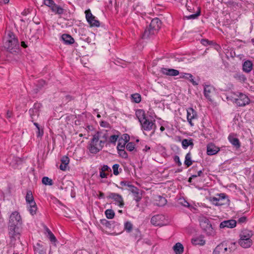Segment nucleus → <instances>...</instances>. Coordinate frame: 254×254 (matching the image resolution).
I'll use <instances>...</instances> for the list:
<instances>
[{
	"mask_svg": "<svg viewBox=\"0 0 254 254\" xmlns=\"http://www.w3.org/2000/svg\"><path fill=\"white\" fill-rule=\"evenodd\" d=\"M113 221H109L107 220L106 219H102L101 220V223L105 225L106 227L110 228L111 227L112 223Z\"/></svg>",
	"mask_w": 254,
	"mask_h": 254,
	"instance_id": "nucleus-45",
	"label": "nucleus"
},
{
	"mask_svg": "<svg viewBox=\"0 0 254 254\" xmlns=\"http://www.w3.org/2000/svg\"><path fill=\"white\" fill-rule=\"evenodd\" d=\"M85 13L86 20L91 26L99 27L100 26L99 21L92 15L90 10H86Z\"/></svg>",
	"mask_w": 254,
	"mask_h": 254,
	"instance_id": "nucleus-10",
	"label": "nucleus"
},
{
	"mask_svg": "<svg viewBox=\"0 0 254 254\" xmlns=\"http://www.w3.org/2000/svg\"><path fill=\"white\" fill-rule=\"evenodd\" d=\"M161 21L158 18L153 19L149 26L151 27L154 31L158 32L161 27Z\"/></svg>",
	"mask_w": 254,
	"mask_h": 254,
	"instance_id": "nucleus-18",
	"label": "nucleus"
},
{
	"mask_svg": "<svg viewBox=\"0 0 254 254\" xmlns=\"http://www.w3.org/2000/svg\"><path fill=\"white\" fill-rule=\"evenodd\" d=\"M129 190L133 193L137 195L138 194V190L137 188L132 185H131V187H130ZM136 197L135 198V200L136 201H139L141 199L140 197H138L137 196H135Z\"/></svg>",
	"mask_w": 254,
	"mask_h": 254,
	"instance_id": "nucleus-37",
	"label": "nucleus"
},
{
	"mask_svg": "<svg viewBox=\"0 0 254 254\" xmlns=\"http://www.w3.org/2000/svg\"><path fill=\"white\" fill-rule=\"evenodd\" d=\"M253 64L250 61H247L244 62L243 65V70L247 73L250 72L252 70Z\"/></svg>",
	"mask_w": 254,
	"mask_h": 254,
	"instance_id": "nucleus-27",
	"label": "nucleus"
},
{
	"mask_svg": "<svg viewBox=\"0 0 254 254\" xmlns=\"http://www.w3.org/2000/svg\"><path fill=\"white\" fill-rule=\"evenodd\" d=\"M105 214L108 219H113L115 216V213L112 209H107L105 211Z\"/></svg>",
	"mask_w": 254,
	"mask_h": 254,
	"instance_id": "nucleus-39",
	"label": "nucleus"
},
{
	"mask_svg": "<svg viewBox=\"0 0 254 254\" xmlns=\"http://www.w3.org/2000/svg\"><path fill=\"white\" fill-rule=\"evenodd\" d=\"M212 201L213 203L216 205H222L223 204V203L221 202L220 198L214 197L212 198Z\"/></svg>",
	"mask_w": 254,
	"mask_h": 254,
	"instance_id": "nucleus-46",
	"label": "nucleus"
},
{
	"mask_svg": "<svg viewBox=\"0 0 254 254\" xmlns=\"http://www.w3.org/2000/svg\"><path fill=\"white\" fill-rule=\"evenodd\" d=\"M37 130L36 131L37 136L41 138L44 134L43 128L40 127L39 124L36 122L33 123Z\"/></svg>",
	"mask_w": 254,
	"mask_h": 254,
	"instance_id": "nucleus-33",
	"label": "nucleus"
},
{
	"mask_svg": "<svg viewBox=\"0 0 254 254\" xmlns=\"http://www.w3.org/2000/svg\"><path fill=\"white\" fill-rule=\"evenodd\" d=\"M101 171H102V172L111 171V170L108 166L104 165L102 167Z\"/></svg>",
	"mask_w": 254,
	"mask_h": 254,
	"instance_id": "nucleus-58",
	"label": "nucleus"
},
{
	"mask_svg": "<svg viewBox=\"0 0 254 254\" xmlns=\"http://www.w3.org/2000/svg\"><path fill=\"white\" fill-rule=\"evenodd\" d=\"M226 243H227V246H228L227 250H228L229 254L236 249V243L235 242H226Z\"/></svg>",
	"mask_w": 254,
	"mask_h": 254,
	"instance_id": "nucleus-38",
	"label": "nucleus"
},
{
	"mask_svg": "<svg viewBox=\"0 0 254 254\" xmlns=\"http://www.w3.org/2000/svg\"><path fill=\"white\" fill-rule=\"evenodd\" d=\"M220 151V148L213 143H209L207 146V154L208 155H213Z\"/></svg>",
	"mask_w": 254,
	"mask_h": 254,
	"instance_id": "nucleus-19",
	"label": "nucleus"
},
{
	"mask_svg": "<svg viewBox=\"0 0 254 254\" xmlns=\"http://www.w3.org/2000/svg\"><path fill=\"white\" fill-rule=\"evenodd\" d=\"M182 145L184 149H187L189 146L191 147L193 146V143L192 139H184L182 141Z\"/></svg>",
	"mask_w": 254,
	"mask_h": 254,
	"instance_id": "nucleus-30",
	"label": "nucleus"
},
{
	"mask_svg": "<svg viewBox=\"0 0 254 254\" xmlns=\"http://www.w3.org/2000/svg\"><path fill=\"white\" fill-rule=\"evenodd\" d=\"M120 185L122 186H127L128 188H130V187H131V185L129 182H126V181H122L120 183Z\"/></svg>",
	"mask_w": 254,
	"mask_h": 254,
	"instance_id": "nucleus-59",
	"label": "nucleus"
},
{
	"mask_svg": "<svg viewBox=\"0 0 254 254\" xmlns=\"http://www.w3.org/2000/svg\"><path fill=\"white\" fill-rule=\"evenodd\" d=\"M44 3L46 5L51 8L55 4L53 0H44Z\"/></svg>",
	"mask_w": 254,
	"mask_h": 254,
	"instance_id": "nucleus-53",
	"label": "nucleus"
},
{
	"mask_svg": "<svg viewBox=\"0 0 254 254\" xmlns=\"http://www.w3.org/2000/svg\"><path fill=\"white\" fill-rule=\"evenodd\" d=\"M100 137L99 132H97L93 136L88 146V149L90 153L96 154L99 152L104 146V141L99 140Z\"/></svg>",
	"mask_w": 254,
	"mask_h": 254,
	"instance_id": "nucleus-2",
	"label": "nucleus"
},
{
	"mask_svg": "<svg viewBox=\"0 0 254 254\" xmlns=\"http://www.w3.org/2000/svg\"><path fill=\"white\" fill-rule=\"evenodd\" d=\"M121 141L127 143L129 140V136L127 134H124L121 138H119Z\"/></svg>",
	"mask_w": 254,
	"mask_h": 254,
	"instance_id": "nucleus-50",
	"label": "nucleus"
},
{
	"mask_svg": "<svg viewBox=\"0 0 254 254\" xmlns=\"http://www.w3.org/2000/svg\"><path fill=\"white\" fill-rule=\"evenodd\" d=\"M4 40V47L9 52L11 53L18 52L19 47L18 41L12 32L8 31L5 37Z\"/></svg>",
	"mask_w": 254,
	"mask_h": 254,
	"instance_id": "nucleus-1",
	"label": "nucleus"
},
{
	"mask_svg": "<svg viewBox=\"0 0 254 254\" xmlns=\"http://www.w3.org/2000/svg\"><path fill=\"white\" fill-rule=\"evenodd\" d=\"M247 221V217L246 216H243L239 218L238 222L239 223H243L246 222Z\"/></svg>",
	"mask_w": 254,
	"mask_h": 254,
	"instance_id": "nucleus-60",
	"label": "nucleus"
},
{
	"mask_svg": "<svg viewBox=\"0 0 254 254\" xmlns=\"http://www.w3.org/2000/svg\"><path fill=\"white\" fill-rule=\"evenodd\" d=\"M234 77L240 82H245L247 79L245 75L241 73H237L235 74Z\"/></svg>",
	"mask_w": 254,
	"mask_h": 254,
	"instance_id": "nucleus-36",
	"label": "nucleus"
},
{
	"mask_svg": "<svg viewBox=\"0 0 254 254\" xmlns=\"http://www.w3.org/2000/svg\"><path fill=\"white\" fill-rule=\"evenodd\" d=\"M8 234L11 242L15 241L17 239H19L20 232L17 226L9 225Z\"/></svg>",
	"mask_w": 254,
	"mask_h": 254,
	"instance_id": "nucleus-6",
	"label": "nucleus"
},
{
	"mask_svg": "<svg viewBox=\"0 0 254 254\" xmlns=\"http://www.w3.org/2000/svg\"><path fill=\"white\" fill-rule=\"evenodd\" d=\"M200 15V11L197 12L196 13L191 14L190 15L186 16L188 19H195Z\"/></svg>",
	"mask_w": 254,
	"mask_h": 254,
	"instance_id": "nucleus-56",
	"label": "nucleus"
},
{
	"mask_svg": "<svg viewBox=\"0 0 254 254\" xmlns=\"http://www.w3.org/2000/svg\"><path fill=\"white\" fill-rule=\"evenodd\" d=\"M125 230L127 232H130L132 229V224L130 222H126L125 223Z\"/></svg>",
	"mask_w": 254,
	"mask_h": 254,
	"instance_id": "nucleus-43",
	"label": "nucleus"
},
{
	"mask_svg": "<svg viewBox=\"0 0 254 254\" xmlns=\"http://www.w3.org/2000/svg\"><path fill=\"white\" fill-rule=\"evenodd\" d=\"M107 197L108 198L113 199L120 207H123L124 206V200L120 194L116 193L111 192L109 194Z\"/></svg>",
	"mask_w": 254,
	"mask_h": 254,
	"instance_id": "nucleus-12",
	"label": "nucleus"
},
{
	"mask_svg": "<svg viewBox=\"0 0 254 254\" xmlns=\"http://www.w3.org/2000/svg\"><path fill=\"white\" fill-rule=\"evenodd\" d=\"M127 149L129 151H132L134 149V144L133 142H128L126 146Z\"/></svg>",
	"mask_w": 254,
	"mask_h": 254,
	"instance_id": "nucleus-52",
	"label": "nucleus"
},
{
	"mask_svg": "<svg viewBox=\"0 0 254 254\" xmlns=\"http://www.w3.org/2000/svg\"><path fill=\"white\" fill-rule=\"evenodd\" d=\"M119 154L123 158H127V154L124 149L118 150Z\"/></svg>",
	"mask_w": 254,
	"mask_h": 254,
	"instance_id": "nucleus-54",
	"label": "nucleus"
},
{
	"mask_svg": "<svg viewBox=\"0 0 254 254\" xmlns=\"http://www.w3.org/2000/svg\"><path fill=\"white\" fill-rule=\"evenodd\" d=\"M176 254H182L184 251V247L180 243H177L173 247Z\"/></svg>",
	"mask_w": 254,
	"mask_h": 254,
	"instance_id": "nucleus-28",
	"label": "nucleus"
},
{
	"mask_svg": "<svg viewBox=\"0 0 254 254\" xmlns=\"http://www.w3.org/2000/svg\"><path fill=\"white\" fill-rule=\"evenodd\" d=\"M184 164L187 167H189L192 165V161L191 160V154L190 152H189L186 154Z\"/></svg>",
	"mask_w": 254,
	"mask_h": 254,
	"instance_id": "nucleus-34",
	"label": "nucleus"
},
{
	"mask_svg": "<svg viewBox=\"0 0 254 254\" xmlns=\"http://www.w3.org/2000/svg\"><path fill=\"white\" fill-rule=\"evenodd\" d=\"M9 225L17 226L21 223V218L18 212L14 211L11 213L9 217Z\"/></svg>",
	"mask_w": 254,
	"mask_h": 254,
	"instance_id": "nucleus-11",
	"label": "nucleus"
},
{
	"mask_svg": "<svg viewBox=\"0 0 254 254\" xmlns=\"http://www.w3.org/2000/svg\"><path fill=\"white\" fill-rule=\"evenodd\" d=\"M179 203L185 207H189L190 206L189 203L184 198H180L179 200Z\"/></svg>",
	"mask_w": 254,
	"mask_h": 254,
	"instance_id": "nucleus-51",
	"label": "nucleus"
},
{
	"mask_svg": "<svg viewBox=\"0 0 254 254\" xmlns=\"http://www.w3.org/2000/svg\"><path fill=\"white\" fill-rule=\"evenodd\" d=\"M183 77L189 80L193 85H198V83L193 80V75L190 73H184Z\"/></svg>",
	"mask_w": 254,
	"mask_h": 254,
	"instance_id": "nucleus-35",
	"label": "nucleus"
},
{
	"mask_svg": "<svg viewBox=\"0 0 254 254\" xmlns=\"http://www.w3.org/2000/svg\"><path fill=\"white\" fill-rule=\"evenodd\" d=\"M120 165L118 164H114L113 166V173L115 175L117 176L119 174L120 172L119 171Z\"/></svg>",
	"mask_w": 254,
	"mask_h": 254,
	"instance_id": "nucleus-49",
	"label": "nucleus"
},
{
	"mask_svg": "<svg viewBox=\"0 0 254 254\" xmlns=\"http://www.w3.org/2000/svg\"><path fill=\"white\" fill-rule=\"evenodd\" d=\"M126 144V143L121 141L120 139H119V143L117 147L118 150L124 149Z\"/></svg>",
	"mask_w": 254,
	"mask_h": 254,
	"instance_id": "nucleus-47",
	"label": "nucleus"
},
{
	"mask_svg": "<svg viewBox=\"0 0 254 254\" xmlns=\"http://www.w3.org/2000/svg\"><path fill=\"white\" fill-rule=\"evenodd\" d=\"M118 138H119L118 135H112L110 136V137L109 138L108 142L115 144Z\"/></svg>",
	"mask_w": 254,
	"mask_h": 254,
	"instance_id": "nucleus-42",
	"label": "nucleus"
},
{
	"mask_svg": "<svg viewBox=\"0 0 254 254\" xmlns=\"http://www.w3.org/2000/svg\"><path fill=\"white\" fill-rule=\"evenodd\" d=\"M237 222L233 219L225 220L222 222L220 224V228H233L236 227Z\"/></svg>",
	"mask_w": 254,
	"mask_h": 254,
	"instance_id": "nucleus-16",
	"label": "nucleus"
},
{
	"mask_svg": "<svg viewBox=\"0 0 254 254\" xmlns=\"http://www.w3.org/2000/svg\"><path fill=\"white\" fill-rule=\"evenodd\" d=\"M25 200L28 204H33L35 202L34 199V197L31 190H28L25 197Z\"/></svg>",
	"mask_w": 254,
	"mask_h": 254,
	"instance_id": "nucleus-29",
	"label": "nucleus"
},
{
	"mask_svg": "<svg viewBox=\"0 0 254 254\" xmlns=\"http://www.w3.org/2000/svg\"><path fill=\"white\" fill-rule=\"evenodd\" d=\"M62 40L64 44L66 45H70L74 42V39L69 35L64 34L62 36Z\"/></svg>",
	"mask_w": 254,
	"mask_h": 254,
	"instance_id": "nucleus-24",
	"label": "nucleus"
},
{
	"mask_svg": "<svg viewBox=\"0 0 254 254\" xmlns=\"http://www.w3.org/2000/svg\"><path fill=\"white\" fill-rule=\"evenodd\" d=\"M142 129L146 131L153 130L155 131L156 126L152 120H149L146 118L140 122Z\"/></svg>",
	"mask_w": 254,
	"mask_h": 254,
	"instance_id": "nucleus-8",
	"label": "nucleus"
},
{
	"mask_svg": "<svg viewBox=\"0 0 254 254\" xmlns=\"http://www.w3.org/2000/svg\"><path fill=\"white\" fill-rule=\"evenodd\" d=\"M157 32L154 31L150 27H147L144 31L143 34H142V38L144 39H147L153 35H154Z\"/></svg>",
	"mask_w": 254,
	"mask_h": 254,
	"instance_id": "nucleus-22",
	"label": "nucleus"
},
{
	"mask_svg": "<svg viewBox=\"0 0 254 254\" xmlns=\"http://www.w3.org/2000/svg\"><path fill=\"white\" fill-rule=\"evenodd\" d=\"M28 205H29V206L28 207V210H29L30 213L32 215H35L36 214L37 210V205H36V202H34L33 204L31 203Z\"/></svg>",
	"mask_w": 254,
	"mask_h": 254,
	"instance_id": "nucleus-32",
	"label": "nucleus"
},
{
	"mask_svg": "<svg viewBox=\"0 0 254 254\" xmlns=\"http://www.w3.org/2000/svg\"><path fill=\"white\" fill-rule=\"evenodd\" d=\"M73 183L72 182L67 180H63L61 185H59L61 190H64L65 191H72L73 189Z\"/></svg>",
	"mask_w": 254,
	"mask_h": 254,
	"instance_id": "nucleus-13",
	"label": "nucleus"
},
{
	"mask_svg": "<svg viewBox=\"0 0 254 254\" xmlns=\"http://www.w3.org/2000/svg\"><path fill=\"white\" fill-rule=\"evenodd\" d=\"M253 233L251 231L247 229L243 230L240 236L239 245L244 248L250 247L252 245V240L251 239Z\"/></svg>",
	"mask_w": 254,
	"mask_h": 254,
	"instance_id": "nucleus-3",
	"label": "nucleus"
},
{
	"mask_svg": "<svg viewBox=\"0 0 254 254\" xmlns=\"http://www.w3.org/2000/svg\"><path fill=\"white\" fill-rule=\"evenodd\" d=\"M228 140L230 142L237 148L240 147V143L238 138L235 136L234 134H230L228 136Z\"/></svg>",
	"mask_w": 254,
	"mask_h": 254,
	"instance_id": "nucleus-20",
	"label": "nucleus"
},
{
	"mask_svg": "<svg viewBox=\"0 0 254 254\" xmlns=\"http://www.w3.org/2000/svg\"><path fill=\"white\" fill-rule=\"evenodd\" d=\"M51 9L52 11L58 14H62L64 13V9L55 3L52 6Z\"/></svg>",
	"mask_w": 254,
	"mask_h": 254,
	"instance_id": "nucleus-31",
	"label": "nucleus"
},
{
	"mask_svg": "<svg viewBox=\"0 0 254 254\" xmlns=\"http://www.w3.org/2000/svg\"><path fill=\"white\" fill-rule=\"evenodd\" d=\"M227 243L224 242L216 246L214 249L213 254H229L228 250H227Z\"/></svg>",
	"mask_w": 254,
	"mask_h": 254,
	"instance_id": "nucleus-9",
	"label": "nucleus"
},
{
	"mask_svg": "<svg viewBox=\"0 0 254 254\" xmlns=\"http://www.w3.org/2000/svg\"><path fill=\"white\" fill-rule=\"evenodd\" d=\"M187 121L190 126H194V122L197 119L198 116L196 112L192 108L187 109Z\"/></svg>",
	"mask_w": 254,
	"mask_h": 254,
	"instance_id": "nucleus-7",
	"label": "nucleus"
},
{
	"mask_svg": "<svg viewBox=\"0 0 254 254\" xmlns=\"http://www.w3.org/2000/svg\"><path fill=\"white\" fill-rule=\"evenodd\" d=\"M164 219V216L161 215H156L153 216L151 219V223L155 226H159L162 225V220Z\"/></svg>",
	"mask_w": 254,
	"mask_h": 254,
	"instance_id": "nucleus-21",
	"label": "nucleus"
},
{
	"mask_svg": "<svg viewBox=\"0 0 254 254\" xmlns=\"http://www.w3.org/2000/svg\"><path fill=\"white\" fill-rule=\"evenodd\" d=\"M174 161L175 162H176L177 164H178V165L179 166H181L182 165V163L180 160V158L177 155H176L175 157H174Z\"/></svg>",
	"mask_w": 254,
	"mask_h": 254,
	"instance_id": "nucleus-57",
	"label": "nucleus"
},
{
	"mask_svg": "<svg viewBox=\"0 0 254 254\" xmlns=\"http://www.w3.org/2000/svg\"><path fill=\"white\" fill-rule=\"evenodd\" d=\"M201 225L204 227V230L207 235L214 236L215 235V231L208 220H206L203 223H201Z\"/></svg>",
	"mask_w": 254,
	"mask_h": 254,
	"instance_id": "nucleus-14",
	"label": "nucleus"
},
{
	"mask_svg": "<svg viewBox=\"0 0 254 254\" xmlns=\"http://www.w3.org/2000/svg\"><path fill=\"white\" fill-rule=\"evenodd\" d=\"M108 138V136L107 133L104 134L103 136H102V139H101V141H104V144L107 141V139Z\"/></svg>",
	"mask_w": 254,
	"mask_h": 254,
	"instance_id": "nucleus-61",
	"label": "nucleus"
},
{
	"mask_svg": "<svg viewBox=\"0 0 254 254\" xmlns=\"http://www.w3.org/2000/svg\"><path fill=\"white\" fill-rule=\"evenodd\" d=\"M133 101L136 103H138L141 101V96L138 93H135L131 95Z\"/></svg>",
	"mask_w": 254,
	"mask_h": 254,
	"instance_id": "nucleus-44",
	"label": "nucleus"
},
{
	"mask_svg": "<svg viewBox=\"0 0 254 254\" xmlns=\"http://www.w3.org/2000/svg\"><path fill=\"white\" fill-rule=\"evenodd\" d=\"M135 115L139 122H142V120L146 118L145 111L142 109L137 110L135 112Z\"/></svg>",
	"mask_w": 254,
	"mask_h": 254,
	"instance_id": "nucleus-26",
	"label": "nucleus"
},
{
	"mask_svg": "<svg viewBox=\"0 0 254 254\" xmlns=\"http://www.w3.org/2000/svg\"><path fill=\"white\" fill-rule=\"evenodd\" d=\"M155 201V204L158 206H163L167 203L166 199L160 195L156 196Z\"/></svg>",
	"mask_w": 254,
	"mask_h": 254,
	"instance_id": "nucleus-23",
	"label": "nucleus"
},
{
	"mask_svg": "<svg viewBox=\"0 0 254 254\" xmlns=\"http://www.w3.org/2000/svg\"><path fill=\"white\" fill-rule=\"evenodd\" d=\"M236 96L237 98H235L234 100L239 106H245L249 104L250 100L246 95L239 92Z\"/></svg>",
	"mask_w": 254,
	"mask_h": 254,
	"instance_id": "nucleus-5",
	"label": "nucleus"
},
{
	"mask_svg": "<svg viewBox=\"0 0 254 254\" xmlns=\"http://www.w3.org/2000/svg\"><path fill=\"white\" fill-rule=\"evenodd\" d=\"M12 160L15 162V164H18L21 162V160L19 158L13 157Z\"/></svg>",
	"mask_w": 254,
	"mask_h": 254,
	"instance_id": "nucleus-63",
	"label": "nucleus"
},
{
	"mask_svg": "<svg viewBox=\"0 0 254 254\" xmlns=\"http://www.w3.org/2000/svg\"><path fill=\"white\" fill-rule=\"evenodd\" d=\"M161 72L163 74L171 76H175L178 75L180 73L179 71L177 69L165 67L161 68Z\"/></svg>",
	"mask_w": 254,
	"mask_h": 254,
	"instance_id": "nucleus-17",
	"label": "nucleus"
},
{
	"mask_svg": "<svg viewBox=\"0 0 254 254\" xmlns=\"http://www.w3.org/2000/svg\"><path fill=\"white\" fill-rule=\"evenodd\" d=\"M42 183L45 185L51 186L53 184L52 179L47 177H44L42 178Z\"/></svg>",
	"mask_w": 254,
	"mask_h": 254,
	"instance_id": "nucleus-41",
	"label": "nucleus"
},
{
	"mask_svg": "<svg viewBox=\"0 0 254 254\" xmlns=\"http://www.w3.org/2000/svg\"><path fill=\"white\" fill-rule=\"evenodd\" d=\"M61 162L62 164L67 165L69 162V159L67 156H64L61 159Z\"/></svg>",
	"mask_w": 254,
	"mask_h": 254,
	"instance_id": "nucleus-55",
	"label": "nucleus"
},
{
	"mask_svg": "<svg viewBox=\"0 0 254 254\" xmlns=\"http://www.w3.org/2000/svg\"><path fill=\"white\" fill-rule=\"evenodd\" d=\"M214 92V88L210 85H205L204 87V95L209 101H212V96Z\"/></svg>",
	"mask_w": 254,
	"mask_h": 254,
	"instance_id": "nucleus-15",
	"label": "nucleus"
},
{
	"mask_svg": "<svg viewBox=\"0 0 254 254\" xmlns=\"http://www.w3.org/2000/svg\"><path fill=\"white\" fill-rule=\"evenodd\" d=\"M42 107V105L39 103H35L33 108L29 110V113L31 118V122L36 121L40 115V110Z\"/></svg>",
	"mask_w": 254,
	"mask_h": 254,
	"instance_id": "nucleus-4",
	"label": "nucleus"
},
{
	"mask_svg": "<svg viewBox=\"0 0 254 254\" xmlns=\"http://www.w3.org/2000/svg\"><path fill=\"white\" fill-rule=\"evenodd\" d=\"M191 243L194 245L203 246L205 241L201 237H196L191 240Z\"/></svg>",
	"mask_w": 254,
	"mask_h": 254,
	"instance_id": "nucleus-25",
	"label": "nucleus"
},
{
	"mask_svg": "<svg viewBox=\"0 0 254 254\" xmlns=\"http://www.w3.org/2000/svg\"><path fill=\"white\" fill-rule=\"evenodd\" d=\"M67 166L66 165H65L64 164H62L61 163V164L60 165V169L61 170H63V171H65L66 170V168H67Z\"/></svg>",
	"mask_w": 254,
	"mask_h": 254,
	"instance_id": "nucleus-64",
	"label": "nucleus"
},
{
	"mask_svg": "<svg viewBox=\"0 0 254 254\" xmlns=\"http://www.w3.org/2000/svg\"><path fill=\"white\" fill-rule=\"evenodd\" d=\"M133 236L134 238L137 240V241L139 240L141 238V233L140 231L136 229L134 230V233H133Z\"/></svg>",
	"mask_w": 254,
	"mask_h": 254,
	"instance_id": "nucleus-48",
	"label": "nucleus"
},
{
	"mask_svg": "<svg viewBox=\"0 0 254 254\" xmlns=\"http://www.w3.org/2000/svg\"><path fill=\"white\" fill-rule=\"evenodd\" d=\"M108 174L105 173V172H102V171H100V177L101 178H106L107 177Z\"/></svg>",
	"mask_w": 254,
	"mask_h": 254,
	"instance_id": "nucleus-62",
	"label": "nucleus"
},
{
	"mask_svg": "<svg viewBox=\"0 0 254 254\" xmlns=\"http://www.w3.org/2000/svg\"><path fill=\"white\" fill-rule=\"evenodd\" d=\"M46 232L48 233L49 238L50 240V241L52 242H55L57 240L55 236L52 233V232L50 231V229H49L48 228H46Z\"/></svg>",
	"mask_w": 254,
	"mask_h": 254,
	"instance_id": "nucleus-40",
	"label": "nucleus"
}]
</instances>
